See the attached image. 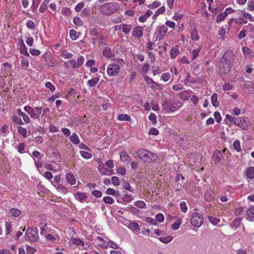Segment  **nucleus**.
Wrapping results in <instances>:
<instances>
[{
  "instance_id": "nucleus-1",
  "label": "nucleus",
  "mask_w": 254,
  "mask_h": 254,
  "mask_svg": "<svg viewBox=\"0 0 254 254\" xmlns=\"http://www.w3.org/2000/svg\"><path fill=\"white\" fill-rule=\"evenodd\" d=\"M136 153L137 157L143 162L154 163L159 158L157 154L143 148L138 149Z\"/></svg>"
},
{
  "instance_id": "nucleus-2",
  "label": "nucleus",
  "mask_w": 254,
  "mask_h": 254,
  "mask_svg": "<svg viewBox=\"0 0 254 254\" xmlns=\"http://www.w3.org/2000/svg\"><path fill=\"white\" fill-rule=\"evenodd\" d=\"M120 9V5L116 2H109L102 4L99 7V11L103 15H111L117 12Z\"/></svg>"
},
{
  "instance_id": "nucleus-3",
  "label": "nucleus",
  "mask_w": 254,
  "mask_h": 254,
  "mask_svg": "<svg viewBox=\"0 0 254 254\" xmlns=\"http://www.w3.org/2000/svg\"><path fill=\"white\" fill-rule=\"evenodd\" d=\"M234 58V54L232 51L228 50L225 53L221 60V62L223 63V65L225 70L224 72H228L230 70Z\"/></svg>"
},
{
  "instance_id": "nucleus-4",
  "label": "nucleus",
  "mask_w": 254,
  "mask_h": 254,
  "mask_svg": "<svg viewBox=\"0 0 254 254\" xmlns=\"http://www.w3.org/2000/svg\"><path fill=\"white\" fill-rule=\"evenodd\" d=\"M24 110L33 119L39 120L42 113V108L36 107L33 108L29 106H25L23 108Z\"/></svg>"
},
{
  "instance_id": "nucleus-5",
  "label": "nucleus",
  "mask_w": 254,
  "mask_h": 254,
  "mask_svg": "<svg viewBox=\"0 0 254 254\" xmlns=\"http://www.w3.org/2000/svg\"><path fill=\"white\" fill-rule=\"evenodd\" d=\"M85 59L83 56H80L77 61L74 59L69 60L64 63V66L66 68L71 67L72 68H78L81 66L84 63Z\"/></svg>"
},
{
  "instance_id": "nucleus-6",
  "label": "nucleus",
  "mask_w": 254,
  "mask_h": 254,
  "mask_svg": "<svg viewBox=\"0 0 254 254\" xmlns=\"http://www.w3.org/2000/svg\"><path fill=\"white\" fill-rule=\"evenodd\" d=\"M190 223L194 227H200L203 223L202 216L199 213L193 212L190 217Z\"/></svg>"
},
{
  "instance_id": "nucleus-7",
  "label": "nucleus",
  "mask_w": 254,
  "mask_h": 254,
  "mask_svg": "<svg viewBox=\"0 0 254 254\" xmlns=\"http://www.w3.org/2000/svg\"><path fill=\"white\" fill-rule=\"evenodd\" d=\"M168 30L167 27L165 25L157 26L155 29L154 36L156 41H159L165 36Z\"/></svg>"
},
{
  "instance_id": "nucleus-8",
  "label": "nucleus",
  "mask_w": 254,
  "mask_h": 254,
  "mask_svg": "<svg viewBox=\"0 0 254 254\" xmlns=\"http://www.w3.org/2000/svg\"><path fill=\"white\" fill-rule=\"evenodd\" d=\"M120 69L119 64L111 63L107 67V72L109 76H115L119 72Z\"/></svg>"
},
{
  "instance_id": "nucleus-9",
  "label": "nucleus",
  "mask_w": 254,
  "mask_h": 254,
  "mask_svg": "<svg viewBox=\"0 0 254 254\" xmlns=\"http://www.w3.org/2000/svg\"><path fill=\"white\" fill-rule=\"evenodd\" d=\"M238 123H236V126H239L243 130H248L250 126V122L245 117L238 118Z\"/></svg>"
},
{
  "instance_id": "nucleus-10",
  "label": "nucleus",
  "mask_w": 254,
  "mask_h": 254,
  "mask_svg": "<svg viewBox=\"0 0 254 254\" xmlns=\"http://www.w3.org/2000/svg\"><path fill=\"white\" fill-rule=\"evenodd\" d=\"M37 228H28L25 234L30 241H37L38 239V234Z\"/></svg>"
},
{
  "instance_id": "nucleus-11",
  "label": "nucleus",
  "mask_w": 254,
  "mask_h": 254,
  "mask_svg": "<svg viewBox=\"0 0 254 254\" xmlns=\"http://www.w3.org/2000/svg\"><path fill=\"white\" fill-rule=\"evenodd\" d=\"M162 109L165 113L173 112L176 110V107L173 102L165 101L162 104Z\"/></svg>"
},
{
  "instance_id": "nucleus-12",
  "label": "nucleus",
  "mask_w": 254,
  "mask_h": 254,
  "mask_svg": "<svg viewBox=\"0 0 254 254\" xmlns=\"http://www.w3.org/2000/svg\"><path fill=\"white\" fill-rule=\"evenodd\" d=\"M17 44L20 53L26 57H29V54L27 51V48L24 44L23 40L22 39H18Z\"/></svg>"
},
{
  "instance_id": "nucleus-13",
  "label": "nucleus",
  "mask_w": 254,
  "mask_h": 254,
  "mask_svg": "<svg viewBox=\"0 0 254 254\" xmlns=\"http://www.w3.org/2000/svg\"><path fill=\"white\" fill-rule=\"evenodd\" d=\"M75 199L81 203L87 201L88 196L85 192L78 191L74 193Z\"/></svg>"
},
{
  "instance_id": "nucleus-14",
  "label": "nucleus",
  "mask_w": 254,
  "mask_h": 254,
  "mask_svg": "<svg viewBox=\"0 0 254 254\" xmlns=\"http://www.w3.org/2000/svg\"><path fill=\"white\" fill-rule=\"evenodd\" d=\"M116 30H122L125 34L128 33L132 29V25L130 24H122L115 26Z\"/></svg>"
},
{
  "instance_id": "nucleus-15",
  "label": "nucleus",
  "mask_w": 254,
  "mask_h": 254,
  "mask_svg": "<svg viewBox=\"0 0 254 254\" xmlns=\"http://www.w3.org/2000/svg\"><path fill=\"white\" fill-rule=\"evenodd\" d=\"M215 194L214 191L211 189H207L205 193L204 198L207 201H211L215 199Z\"/></svg>"
},
{
  "instance_id": "nucleus-16",
  "label": "nucleus",
  "mask_w": 254,
  "mask_h": 254,
  "mask_svg": "<svg viewBox=\"0 0 254 254\" xmlns=\"http://www.w3.org/2000/svg\"><path fill=\"white\" fill-rule=\"evenodd\" d=\"M16 113L17 115L22 117L23 122L24 123L27 124L30 123V118L29 115L22 112L21 109H17Z\"/></svg>"
},
{
  "instance_id": "nucleus-17",
  "label": "nucleus",
  "mask_w": 254,
  "mask_h": 254,
  "mask_svg": "<svg viewBox=\"0 0 254 254\" xmlns=\"http://www.w3.org/2000/svg\"><path fill=\"white\" fill-rule=\"evenodd\" d=\"M143 34V28L141 26H137L133 28L132 32V36L137 38L142 36Z\"/></svg>"
},
{
  "instance_id": "nucleus-18",
  "label": "nucleus",
  "mask_w": 254,
  "mask_h": 254,
  "mask_svg": "<svg viewBox=\"0 0 254 254\" xmlns=\"http://www.w3.org/2000/svg\"><path fill=\"white\" fill-rule=\"evenodd\" d=\"M65 179L67 182L71 186L75 185L76 183L75 176L72 173H67L65 175Z\"/></svg>"
},
{
  "instance_id": "nucleus-19",
  "label": "nucleus",
  "mask_w": 254,
  "mask_h": 254,
  "mask_svg": "<svg viewBox=\"0 0 254 254\" xmlns=\"http://www.w3.org/2000/svg\"><path fill=\"white\" fill-rule=\"evenodd\" d=\"M120 159L122 162L129 163L131 161V158L125 151H123L120 153Z\"/></svg>"
},
{
  "instance_id": "nucleus-20",
  "label": "nucleus",
  "mask_w": 254,
  "mask_h": 254,
  "mask_svg": "<svg viewBox=\"0 0 254 254\" xmlns=\"http://www.w3.org/2000/svg\"><path fill=\"white\" fill-rule=\"evenodd\" d=\"M223 156V153L221 151H216L213 153L212 158L215 162L218 163L222 159Z\"/></svg>"
},
{
  "instance_id": "nucleus-21",
  "label": "nucleus",
  "mask_w": 254,
  "mask_h": 254,
  "mask_svg": "<svg viewBox=\"0 0 254 254\" xmlns=\"http://www.w3.org/2000/svg\"><path fill=\"white\" fill-rule=\"evenodd\" d=\"M245 174L247 179H254V167H249L246 170Z\"/></svg>"
},
{
  "instance_id": "nucleus-22",
  "label": "nucleus",
  "mask_w": 254,
  "mask_h": 254,
  "mask_svg": "<svg viewBox=\"0 0 254 254\" xmlns=\"http://www.w3.org/2000/svg\"><path fill=\"white\" fill-rule=\"evenodd\" d=\"M180 53V50L178 46L172 47L170 51V57L171 59H175Z\"/></svg>"
},
{
  "instance_id": "nucleus-23",
  "label": "nucleus",
  "mask_w": 254,
  "mask_h": 254,
  "mask_svg": "<svg viewBox=\"0 0 254 254\" xmlns=\"http://www.w3.org/2000/svg\"><path fill=\"white\" fill-rule=\"evenodd\" d=\"M51 183L54 186V187L56 189V190L59 192L64 193H66L67 192V189L62 184H57V185H54L52 182H51Z\"/></svg>"
},
{
  "instance_id": "nucleus-24",
  "label": "nucleus",
  "mask_w": 254,
  "mask_h": 254,
  "mask_svg": "<svg viewBox=\"0 0 254 254\" xmlns=\"http://www.w3.org/2000/svg\"><path fill=\"white\" fill-rule=\"evenodd\" d=\"M40 229V234L42 235H46L47 223L46 220H43L39 225Z\"/></svg>"
},
{
  "instance_id": "nucleus-25",
  "label": "nucleus",
  "mask_w": 254,
  "mask_h": 254,
  "mask_svg": "<svg viewBox=\"0 0 254 254\" xmlns=\"http://www.w3.org/2000/svg\"><path fill=\"white\" fill-rule=\"evenodd\" d=\"M128 227L129 229L134 232H138L140 230L139 225L134 222H130L128 224Z\"/></svg>"
},
{
  "instance_id": "nucleus-26",
  "label": "nucleus",
  "mask_w": 254,
  "mask_h": 254,
  "mask_svg": "<svg viewBox=\"0 0 254 254\" xmlns=\"http://www.w3.org/2000/svg\"><path fill=\"white\" fill-rule=\"evenodd\" d=\"M208 220L210 223H211L213 225H216L217 226H221L223 225L221 223V220L219 218H217L212 216L208 217Z\"/></svg>"
},
{
  "instance_id": "nucleus-27",
  "label": "nucleus",
  "mask_w": 254,
  "mask_h": 254,
  "mask_svg": "<svg viewBox=\"0 0 254 254\" xmlns=\"http://www.w3.org/2000/svg\"><path fill=\"white\" fill-rule=\"evenodd\" d=\"M103 55L104 57L109 59L114 57V54L111 49L109 47H106L103 51Z\"/></svg>"
},
{
  "instance_id": "nucleus-28",
  "label": "nucleus",
  "mask_w": 254,
  "mask_h": 254,
  "mask_svg": "<svg viewBox=\"0 0 254 254\" xmlns=\"http://www.w3.org/2000/svg\"><path fill=\"white\" fill-rule=\"evenodd\" d=\"M100 76L95 77L87 81V84L90 87H94L99 82Z\"/></svg>"
},
{
  "instance_id": "nucleus-29",
  "label": "nucleus",
  "mask_w": 254,
  "mask_h": 254,
  "mask_svg": "<svg viewBox=\"0 0 254 254\" xmlns=\"http://www.w3.org/2000/svg\"><path fill=\"white\" fill-rule=\"evenodd\" d=\"M143 78L147 84H148L151 88H154L155 85H157V83H155L152 78H150L146 75H145L143 76Z\"/></svg>"
},
{
  "instance_id": "nucleus-30",
  "label": "nucleus",
  "mask_w": 254,
  "mask_h": 254,
  "mask_svg": "<svg viewBox=\"0 0 254 254\" xmlns=\"http://www.w3.org/2000/svg\"><path fill=\"white\" fill-rule=\"evenodd\" d=\"M241 220L242 218L240 217L235 218L231 224V227L235 229L238 228L240 226Z\"/></svg>"
},
{
  "instance_id": "nucleus-31",
  "label": "nucleus",
  "mask_w": 254,
  "mask_h": 254,
  "mask_svg": "<svg viewBox=\"0 0 254 254\" xmlns=\"http://www.w3.org/2000/svg\"><path fill=\"white\" fill-rule=\"evenodd\" d=\"M50 0H44L39 7V11L44 13L47 9V5L49 3Z\"/></svg>"
},
{
  "instance_id": "nucleus-32",
  "label": "nucleus",
  "mask_w": 254,
  "mask_h": 254,
  "mask_svg": "<svg viewBox=\"0 0 254 254\" xmlns=\"http://www.w3.org/2000/svg\"><path fill=\"white\" fill-rule=\"evenodd\" d=\"M70 141L74 144H78L79 143V138L76 133H73L71 135L69 136Z\"/></svg>"
},
{
  "instance_id": "nucleus-33",
  "label": "nucleus",
  "mask_w": 254,
  "mask_h": 254,
  "mask_svg": "<svg viewBox=\"0 0 254 254\" xmlns=\"http://www.w3.org/2000/svg\"><path fill=\"white\" fill-rule=\"evenodd\" d=\"M9 131L8 128V126L4 125L0 127V133L3 136H6Z\"/></svg>"
},
{
  "instance_id": "nucleus-34",
  "label": "nucleus",
  "mask_w": 254,
  "mask_h": 254,
  "mask_svg": "<svg viewBox=\"0 0 254 254\" xmlns=\"http://www.w3.org/2000/svg\"><path fill=\"white\" fill-rule=\"evenodd\" d=\"M5 234L6 235L10 234L12 232V224L9 221H6L5 222Z\"/></svg>"
},
{
  "instance_id": "nucleus-35",
  "label": "nucleus",
  "mask_w": 254,
  "mask_h": 254,
  "mask_svg": "<svg viewBox=\"0 0 254 254\" xmlns=\"http://www.w3.org/2000/svg\"><path fill=\"white\" fill-rule=\"evenodd\" d=\"M190 38L192 40L198 41L199 37L196 29H193L190 32Z\"/></svg>"
},
{
  "instance_id": "nucleus-36",
  "label": "nucleus",
  "mask_w": 254,
  "mask_h": 254,
  "mask_svg": "<svg viewBox=\"0 0 254 254\" xmlns=\"http://www.w3.org/2000/svg\"><path fill=\"white\" fill-rule=\"evenodd\" d=\"M9 212L11 214V215L13 217H18L19 216L21 213V211L17 208H12L9 210Z\"/></svg>"
},
{
  "instance_id": "nucleus-37",
  "label": "nucleus",
  "mask_w": 254,
  "mask_h": 254,
  "mask_svg": "<svg viewBox=\"0 0 254 254\" xmlns=\"http://www.w3.org/2000/svg\"><path fill=\"white\" fill-rule=\"evenodd\" d=\"M118 120L120 121H130L131 118L127 114H120L117 118Z\"/></svg>"
},
{
  "instance_id": "nucleus-38",
  "label": "nucleus",
  "mask_w": 254,
  "mask_h": 254,
  "mask_svg": "<svg viewBox=\"0 0 254 254\" xmlns=\"http://www.w3.org/2000/svg\"><path fill=\"white\" fill-rule=\"evenodd\" d=\"M17 131L24 138L26 137L28 135L27 129L21 126L17 127Z\"/></svg>"
},
{
  "instance_id": "nucleus-39",
  "label": "nucleus",
  "mask_w": 254,
  "mask_h": 254,
  "mask_svg": "<svg viewBox=\"0 0 254 254\" xmlns=\"http://www.w3.org/2000/svg\"><path fill=\"white\" fill-rule=\"evenodd\" d=\"M218 96L216 93H213L211 97V103L213 106L217 107L219 106V102L217 100Z\"/></svg>"
},
{
  "instance_id": "nucleus-40",
  "label": "nucleus",
  "mask_w": 254,
  "mask_h": 254,
  "mask_svg": "<svg viewBox=\"0 0 254 254\" xmlns=\"http://www.w3.org/2000/svg\"><path fill=\"white\" fill-rule=\"evenodd\" d=\"M158 239L162 243L168 244L173 240V237L172 236H169L164 237H159Z\"/></svg>"
},
{
  "instance_id": "nucleus-41",
  "label": "nucleus",
  "mask_w": 254,
  "mask_h": 254,
  "mask_svg": "<svg viewBox=\"0 0 254 254\" xmlns=\"http://www.w3.org/2000/svg\"><path fill=\"white\" fill-rule=\"evenodd\" d=\"M11 120L12 122L17 124L20 125H23L24 122L22 121L20 117H18L16 115H13L11 117Z\"/></svg>"
},
{
  "instance_id": "nucleus-42",
  "label": "nucleus",
  "mask_w": 254,
  "mask_h": 254,
  "mask_svg": "<svg viewBox=\"0 0 254 254\" xmlns=\"http://www.w3.org/2000/svg\"><path fill=\"white\" fill-rule=\"evenodd\" d=\"M201 50V47L199 46L197 49L193 50L192 52V60L193 61L194 59H195L199 55V52Z\"/></svg>"
},
{
  "instance_id": "nucleus-43",
  "label": "nucleus",
  "mask_w": 254,
  "mask_h": 254,
  "mask_svg": "<svg viewBox=\"0 0 254 254\" xmlns=\"http://www.w3.org/2000/svg\"><path fill=\"white\" fill-rule=\"evenodd\" d=\"M226 17L227 15L224 12H221L216 16V21L217 23H219L224 20Z\"/></svg>"
},
{
  "instance_id": "nucleus-44",
  "label": "nucleus",
  "mask_w": 254,
  "mask_h": 254,
  "mask_svg": "<svg viewBox=\"0 0 254 254\" xmlns=\"http://www.w3.org/2000/svg\"><path fill=\"white\" fill-rule=\"evenodd\" d=\"M134 204L135 206L138 208L143 209L146 208V204L142 200H137L135 201Z\"/></svg>"
},
{
  "instance_id": "nucleus-45",
  "label": "nucleus",
  "mask_w": 254,
  "mask_h": 254,
  "mask_svg": "<svg viewBox=\"0 0 254 254\" xmlns=\"http://www.w3.org/2000/svg\"><path fill=\"white\" fill-rule=\"evenodd\" d=\"M182 223V220L180 219H178L175 223H173L171 225V228L174 230H177L181 225Z\"/></svg>"
},
{
  "instance_id": "nucleus-46",
  "label": "nucleus",
  "mask_w": 254,
  "mask_h": 254,
  "mask_svg": "<svg viewBox=\"0 0 254 254\" xmlns=\"http://www.w3.org/2000/svg\"><path fill=\"white\" fill-rule=\"evenodd\" d=\"M241 12L243 13V15L245 18L249 19L251 22H254V17L250 13L246 12L244 11H241Z\"/></svg>"
},
{
  "instance_id": "nucleus-47",
  "label": "nucleus",
  "mask_w": 254,
  "mask_h": 254,
  "mask_svg": "<svg viewBox=\"0 0 254 254\" xmlns=\"http://www.w3.org/2000/svg\"><path fill=\"white\" fill-rule=\"evenodd\" d=\"M122 200L125 202H129L133 200V197L131 194L126 193L123 197Z\"/></svg>"
},
{
  "instance_id": "nucleus-48",
  "label": "nucleus",
  "mask_w": 254,
  "mask_h": 254,
  "mask_svg": "<svg viewBox=\"0 0 254 254\" xmlns=\"http://www.w3.org/2000/svg\"><path fill=\"white\" fill-rule=\"evenodd\" d=\"M233 148L237 152H240L241 151L240 142L238 140H235L233 144Z\"/></svg>"
},
{
  "instance_id": "nucleus-49",
  "label": "nucleus",
  "mask_w": 254,
  "mask_h": 254,
  "mask_svg": "<svg viewBox=\"0 0 254 254\" xmlns=\"http://www.w3.org/2000/svg\"><path fill=\"white\" fill-rule=\"evenodd\" d=\"M73 56L72 53L68 52L66 50L63 51L62 53V57L64 59H70Z\"/></svg>"
},
{
  "instance_id": "nucleus-50",
  "label": "nucleus",
  "mask_w": 254,
  "mask_h": 254,
  "mask_svg": "<svg viewBox=\"0 0 254 254\" xmlns=\"http://www.w3.org/2000/svg\"><path fill=\"white\" fill-rule=\"evenodd\" d=\"M226 119H227L230 123L234 125H236V123H238V122H237L238 121V118H235L230 115H226Z\"/></svg>"
},
{
  "instance_id": "nucleus-51",
  "label": "nucleus",
  "mask_w": 254,
  "mask_h": 254,
  "mask_svg": "<svg viewBox=\"0 0 254 254\" xmlns=\"http://www.w3.org/2000/svg\"><path fill=\"white\" fill-rule=\"evenodd\" d=\"M99 172L103 175H108L109 171L103 165H100L98 168Z\"/></svg>"
},
{
  "instance_id": "nucleus-52",
  "label": "nucleus",
  "mask_w": 254,
  "mask_h": 254,
  "mask_svg": "<svg viewBox=\"0 0 254 254\" xmlns=\"http://www.w3.org/2000/svg\"><path fill=\"white\" fill-rule=\"evenodd\" d=\"M78 33L76 32L74 30H69V36L72 40H75L78 37Z\"/></svg>"
},
{
  "instance_id": "nucleus-53",
  "label": "nucleus",
  "mask_w": 254,
  "mask_h": 254,
  "mask_svg": "<svg viewBox=\"0 0 254 254\" xmlns=\"http://www.w3.org/2000/svg\"><path fill=\"white\" fill-rule=\"evenodd\" d=\"M107 245L109 247L114 249H117L119 248V245L111 240L108 241Z\"/></svg>"
},
{
  "instance_id": "nucleus-54",
  "label": "nucleus",
  "mask_w": 254,
  "mask_h": 254,
  "mask_svg": "<svg viewBox=\"0 0 254 254\" xmlns=\"http://www.w3.org/2000/svg\"><path fill=\"white\" fill-rule=\"evenodd\" d=\"M79 153L83 158L86 159H88L92 157V154L90 153L84 151H80Z\"/></svg>"
},
{
  "instance_id": "nucleus-55",
  "label": "nucleus",
  "mask_w": 254,
  "mask_h": 254,
  "mask_svg": "<svg viewBox=\"0 0 254 254\" xmlns=\"http://www.w3.org/2000/svg\"><path fill=\"white\" fill-rule=\"evenodd\" d=\"M73 244L77 245L78 246H81L82 247L84 246V242L80 239L77 238H74L72 240Z\"/></svg>"
},
{
  "instance_id": "nucleus-56",
  "label": "nucleus",
  "mask_w": 254,
  "mask_h": 254,
  "mask_svg": "<svg viewBox=\"0 0 254 254\" xmlns=\"http://www.w3.org/2000/svg\"><path fill=\"white\" fill-rule=\"evenodd\" d=\"M171 77V75L169 72H165L162 74L161 79L164 82L168 81Z\"/></svg>"
},
{
  "instance_id": "nucleus-57",
  "label": "nucleus",
  "mask_w": 254,
  "mask_h": 254,
  "mask_svg": "<svg viewBox=\"0 0 254 254\" xmlns=\"http://www.w3.org/2000/svg\"><path fill=\"white\" fill-rule=\"evenodd\" d=\"M89 34L91 36H96L99 34V29L97 27H93L90 30Z\"/></svg>"
},
{
  "instance_id": "nucleus-58",
  "label": "nucleus",
  "mask_w": 254,
  "mask_h": 254,
  "mask_svg": "<svg viewBox=\"0 0 254 254\" xmlns=\"http://www.w3.org/2000/svg\"><path fill=\"white\" fill-rule=\"evenodd\" d=\"M106 193L110 195L117 196L119 195L118 192H117L114 189L108 188L106 190Z\"/></svg>"
},
{
  "instance_id": "nucleus-59",
  "label": "nucleus",
  "mask_w": 254,
  "mask_h": 254,
  "mask_svg": "<svg viewBox=\"0 0 254 254\" xmlns=\"http://www.w3.org/2000/svg\"><path fill=\"white\" fill-rule=\"evenodd\" d=\"M247 215L249 218H254V207H253L247 210Z\"/></svg>"
},
{
  "instance_id": "nucleus-60",
  "label": "nucleus",
  "mask_w": 254,
  "mask_h": 254,
  "mask_svg": "<svg viewBox=\"0 0 254 254\" xmlns=\"http://www.w3.org/2000/svg\"><path fill=\"white\" fill-rule=\"evenodd\" d=\"M254 84L251 81H247L245 82L243 87L246 89H249L250 88H253Z\"/></svg>"
},
{
  "instance_id": "nucleus-61",
  "label": "nucleus",
  "mask_w": 254,
  "mask_h": 254,
  "mask_svg": "<svg viewBox=\"0 0 254 254\" xmlns=\"http://www.w3.org/2000/svg\"><path fill=\"white\" fill-rule=\"evenodd\" d=\"M234 86L229 83H225L222 85V89L224 91H229L233 89Z\"/></svg>"
},
{
  "instance_id": "nucleus-62",
  "label": "nucleus",
  "mask_w": 254,
  "mask_h": 254,
  "mask_svg": "<svg viewBox=\"0 0 254 254\" xmlns=\"http://www.w3.org/2000/svg\"><path fill=\"white\" fill-rule=\"evenodd\" d=\"M180 206L182 211L184 213H186L188 210V207L187 204L185 201H182L180 203Z\"/></svg>"
},
{
  "instance_id": "nucleus-63",
  "label": "nucleus",
  "mask_w": 254,
  "mask_h": 254,
  "mask_svg": "<svg viewBox=\"0 0 254 254\" xmlns=\"http://www.w3.org/2000/svg\"><path fill=\"white\" fill-rule=\"evenodd\" d=\"M103 201L105 203L111 204L114 203V199L110 196H105L103 197Z\"/></svg>"
},
{
  "instance_id": "nucleus-64",
  "label": "nucleus",
  "mask_w": 254,
  "mask_h": 254,
  "mask_svg": "<svg viewBox=\"0 0 254 254\" xmlns=\"http://www.w3.org/2000/svg\"><path fill=\"white\" fill-rule=\"evenodd\" d=\"M21 65L22 68L28 67L29 65V62L27 59L24 58L21 61Z\"/></svg>"
}]
</instances>
